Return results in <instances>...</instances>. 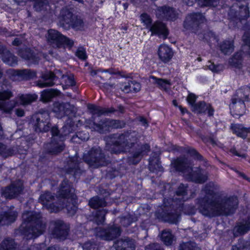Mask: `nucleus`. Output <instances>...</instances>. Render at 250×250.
<instances>
[{
    "label": "nucleus",
    "mask_w": 250,
    "mask_h": 250,
    "mask_svg": "<svg viewBox=\"0 0 250 250\" xmlns=\"http://www.w3.org/2000/svg\"><path fill=\"white\" fill-rule=\"evenodd\" d=\"M90 207L93 208H98L106 206V202L103 198H100L98 196L92 198L89 201Z\"/></svg>",
    "instance_id": "72a5a7b5"
},
{
    "label": "nucleus",
    "mask_w": 250,
    "mask_h": 250,
    "mask_svg": "<svg viewBox=\"0 0 250 250\" xmlns=\"http://www.w3.org/2000/svg\"><path fill=\"white\" fill-rule=\"evenodd\" d=\"M191 163L187 157H177L171 163V166L176 170L183 172L184 176L188 180L199 184H202L207 181L208 174L205 171L196 168L193 170Z\"/></svg>",
    "instance_id": "7ed1b4c3"
},
{
    "label": "nucleus",
    "mask_w": 250,
    "mask_h": 250,
    "mask_svg": "<svg viewBox=\"0 0 250 250\" xmlns=\"http://www.w3.org/2000/svg\"><path fill=\"white\" fill-rule=\"evenodd\" d=\"M149 149L150 146L148 145H144L142 146L141 150L139 152V155H147V152L149 151Z\"/></svg>",
    "instance_id": "bf43d9fd"
},
{
    "label": "nucleus",
    "mask_w": 250,
    "mask_h": 250,
    "mask_svg": "<svg viewBox=\"0 0 250 250\" xmlns=\"http://www.w3.org/2000/svg\"><path fill=\"white\" fill-rule=\"evenodd\" d=\"M130 87L132 89L131 92H137L141 89V85L139 83L131 81L130 82Z\"/></svg>",
    "instance_id": "3c124183"
},
{
    "label": "nucleus",
    "mask_w": 250,
    "mask_h": 250,
    "mask_svg": "<svg viewBox=\"0 0 250 250\" xmlns=\"http://www.w3.org/2000/svg\"><path fill=\"white\" fill-rule=\"evenodd\" d=\"M108 125L112 128H122L125 126V123L118 120L111 121L109 122H107L101 125H96L94 129L97 131L102 132L104 131V127Z\"/></svg>",
    "instance_id": "c85d7f7f"
},
{
    "label": "nucleus",
    "mask_w": 250,
    "mask_h": 250,
    "mask_svg": "<svg viewBox=\"0 0 250 250\" xmlns=\"http://www.w3.org/2000/svg\"><path fill=\"white\" fill-rule=\"evenodd\" d=\"M136 221L134 215L128 214L120 218V223L124 227L129 226L132 222Z\"/></svg>",
    "instance_id": "4c0bfd02"
},
{
    "label": "nucleus",
    "mask_w": 250,
    "mask_h": 250,
    "mask_svg": "<svg viewBox=\"0 0 250 250\" xmlns=\"http://www.w3.org/2000/svg\"><path fill=\"white\" fill-rule=\"evenodd\" d=\"M161 238L162 241L167 246L172 245L174 240V236L172 234L171 231L169 229H165L162 231Z\"/></svg>",
    "instance_id": "c756f323"
},
{
    "label": "nucleus",
    "mask_w": 250,
    "mask_h": 250,
    "mask_svg": "<svg viewBox=\"0 0 250 250\" xmlns=\"http://www.w3.org/2000/svg\"><path fill=\"white\" fill-rule=\"evenodd\" d=\"M196 99V97L193 94H189L187 97V101L191 106L192 110L201 111L199 107L202 105H204V104H196L195 103Z\"/></svg>",
    "instance_id": "a19ab883"
},
{
    "label": "nucleus",
    "mask_w": 250,
    "mask_h": 250,
    "mask_svg": "<svg viewBox=\"0 0 250 250\" xmlns=\"http://www.w3.org/2000/svg\"><path fill=\"white\" fill-rule=\"evenodd\" d=\"M19 55L23 59L28 60L31 63H35L37 62V58L39 56H42L45 58V57L40 53L38 54V57L34 55L33 53L31 52V50L29 49H25L21 50L19 51Z\"/></svg>",
    "instance_id": "bb28decb"
},
{
    "label": "nucleus",
    "mask_w": 250,
    "mask_h": 250,
    "mask_svg": "<svg viewBox=\"0 0 250 250\" xmlns=\"http://www.w3.org/2000/svg\"><path fill=\"white\" fill-rule=\"evenodd\" d=\"M55 78L52 72H47L42 75L41 79L37 82V85L41 88L52 86L54 84Z\"/></svg>",
    "instance_id": "b1692460"
},
{
    "label": "nucleus",
    "mask_w": 250,
    "mask_h": 250,
    "mask_svg": "<svg viewBox=\"0 0 250 250\" xmlns=\"http://www.w3.org/2000/svg\"><path fill=\"white\" fill-rule=\"evenodd\" d=\"M60 20L62 24L71 25L76 30L81 29L83 22L81 18L73 17L72 13L67 9H63L61 12Z\"/></svg>",
    "instance_id": "f8f14e48"
},
{
    "label": "nucleus",
    "mask_w": 250,
    "mask_h": 250,
    "mask_svg": "<svg viewBox=\"0 0 250 250\" xmlns=\"http://www.w3.org/2000/svg\"><path fill=\"white\" fill-rule=\"evenodd\" d=\"M23 222L20 230L27 239L38 237L44 231L45 225L42 220L40 213L31 211H25L22 215Z\"/></svg>",
    "instance_id": "f03ea898"
},
{
    "label": "nucleus",
    "mask_w": 250,
    "mask_h": 250,
    "mask_svg": "<svg viewBox=\"0 0 250 250\" xmlns=\"http://www.w3.org/2000/svg\"><path fill=\"white\" fill-rule=\"evenodd\" d=\"M83 250H97L98 247L95 243L86 242L83 246Z\"/></svg>",
    "instance_id": "5fc2aeb1"
},
{
    "label": "nucleus",
    "mask_w": 250,
    "mask_h": 250,
    "mask_svg": "<svg viewBox=\"0 0 250 250\" xmlns=\"http://www.w3.org/2000/svg\"><path fill=\"white\" fill-rule=\"evenodd\" d=\"M145 250H164L162 246L158 243H151L145 247Z\"/></svg>",
    "instance_id": "09e8293b"
},
{
    "label": "nucleus",
    "mask_w": 250,
    "mask_h": 250,
    "mask_svg": "<svg viewBox=\"0 0 250 250\" xmlns=\"http://www.w3.org/2000/svg\"><path fill=\"white\" fill-rule=\"evenodd\" d=\"M250 231V216L242 219L238 222L234 228V235H243Z\"/></svg>",
    "instance_id": "6ab92c4d"
},
{
    "label": "nucleus",
    "mask_w": 250,
    "mask_h": 250,
    "mask_svg": "<svg viewBox=\"0 0 250 250\" xmlns=\"http://www.w3.org/2000/svg\"><path fill=\"white\" fill-rule=\"evenodd\" d=\"M88 108L93 115H97L98 116L113 112L112 108L106 109L97 106L94 104H89Z\"/></svg>",
    "instance_id": "7c9ffc66"
},
{
    "label": "nucleus",
    "mask_w": 250,
    "mask_h": 250,
    "mask_svg": "<svg viewBox=\"0 0 250 250\" xmlns=\"http://www.w3.org/2000/svg\"><path fill=\"white\" fill-rule=\"evenodd\" d=\"M23 188L21 180L15 181L2 189L1 195L6 199H12L22 194Z\"/></svg>",
    "instance_id": "9b49d317"
},
{
    "label": "nucleus",
    "mask_w": 250,
    "mask_h": 250,
    "mask_svg": "<svg viewBox=\"0 0 250 250\" xmlns=\"http://www.w3.org/2000/svg\"><path fill=\"white\" fill-rule=\"evenodd\" d=\"M205 21L204 17L200 13H194L188 15L184 22V26L188 28L189 27H196L198 24L203 23Z\"/></svg>",
    "instance_id": "412c9836"
},
{
    "label": "nucleus",
    "mask_w": 250,
    "mask_h": 250,
    "mask_svg": "<svg viewBox=\"0 0 250 250\" xmlns=\"http://www.w3.org/2000/svg\"><path fill=\"white\" fill-rule=\"evenodd\" d=\"M128 161L130 165H135L140 161V159L139 157H128Z\"/></svg>",
    "instance_id": "0e129e2a"
},
{
    "label": "nucleus",
    "mask_w": 250,
    "mask_h": 250,
    "mask_svg": "<svg viewBox=\"0 0 250 250\" xmlns=\"http://www.w3.org/2000/svg\"><path fill=\"white\" fill-rule=\"evenodd\" d=\"M51 234L54 238L60 240H65L68 235L69 227L62 220H57L51 222Z\"/></svg>",
    "instance_id": "9d476101"
},
{
    "label": "nucleus",
    "mask_w": 250,
    "mask_h": 250,
    "mask_svg": "<svg viewBox=\"0 0 250 250\" xmlns=\"http://www.w3.org/2000/svg\"><path fill=\"white\" fill-rule=\"evenodd\" d=\"M121 234L120 227L116 224L108 226L107 228L101 229L97 235L103 240L110 241L119 236Z\"/></svg>",
    "instance_id": "ddd939ff"
},
{
    "label": "nucleus",
    "mask_w": 250,
    "mask_h": 250,
    "mask_svg": "<svg viewBox=\"0 0 250 250\" xmlns=\"http://www.w3.org/2000/svg\"><path fill=\"white\" fill-rule=\"evenodd\" d=\"M134 133H126L119 136L113 144L115 154H118L121 152L127 151L136 139L134 137Z\"/></svg>",
    "instance_id": "1a4fd4ad"
},
{
    "label": "nucleus",
    "mask_w": 250,
    "mask_h": 250,
    "mask_svg": "<svg viewBox=\"0 0 250 250\" xmlns=\"http://www.w3.org/2000/svg\"><path fill=\"white\" fill-rule=\"evenodd\" d=\"M179 151L185 153L187 155L190 156H198V153L196 150L194 148L188 147L183 148L182 147L179 148Z\"/></svg>",
    "instance_id": "de8ad7c7"
},
{
    "label": "nucleus",
    "mask_w": 250,
    "mask_h": 250,
    "mask_svg": "<svg viewBox=\"0 0 250 250\" xmlns=\"http://www.w3.org/2000/svg\"><path fill=\"white\" fill-rule=\"evenodd\" d=\"M180 209L166 210L158 212L157 217L162 221L171 224H177L180 218Z\"/></svg>",
    "instance_id": "4468645a"
},
{
    "label": "nucleus",
    "mask_w": 250,
    "mask_h": 250,
    "mask_svg": "<svg viewBox=\"0 0 250 250\" xmlns=\"http://www.w3.org/2000/svg\"><path fill=\"white\" fill-rule=\"evenodd\" d=\"M71 105L68 104L55 103L54 104L53 112L56 113L57 118H61L64 115H68L70 112Z\"/></svg>",
    "instance_id": "4be33fe9"
},
{
    "label": "nucleus",
    "mask_w": 250,
    "mask_h": 250,
    "mask_svg": "<svg viewBox=\"0 0 250 250\" xmlns=\"http://www.w3.org/2000/svg\"><path fill=\"white\" fill-rule=\"evenodd\" d=\"M62 79L64 80L66 86H72L75 84V82L72 77L63 76Z\"/></svg>",
    "instance_id": "4d7b16f0"
},
{
    "label": "nucleus",
    "mask_w": 250,
    "mask_h": 250,
    "mask_svg": "<svg viewBox=\"0 0 250 250\" xmlns=\"http://www.w3.org/2000/svg\"><path fill=\"white\" fill-rule=\"evenodd\" d=\"M13 75L17 76L19 79H28L35 76L34 73H31L29 70H23L20 71L11 70Z\"/></svg>",
    "instance_id": "e433bc0d"
},
{
    "label": "nucleus",
    "mask_w": 250,
    "mask_h": 250,
    "mask_svg": "<svg viewBox=\"0 0 250 250\" xmlns=\"http://www.w3.org/2000/svg\"><path fill=\"white\" fill-rule=\"evenodd\" d=\"M0 245L8 250H14L16 247L14 240L9 238L3 240Z\"/></svg>",
    "instance_id": "a18cd8bd"
},
{
    "label": "nucleus",
    "mask_w": 250,
    "mask_h": 250,
    "mask_svg": "<svg viewBox=\"0 0 250 250\" xmlns=\"http://www.w3.org/2000/svg\"><path fill=\"white\" fill-rule=\"evenodd\" d=\"M218 0H204L203 3L202 1H200L199 3V4H201L202 6H215L217 4Z\"/></svg>",
    "instance_id": "864d4df0"
},
{
    "label": "nucleus",
    "mask_w": 250,
    "mask_h": 250,
    "mask_svg": "<svg viewBox=\"0 0 250 250\" xmlns=\"http://www.w3.org/2000/svg\"><path fill=\"white\" fill-rule=\"evenodd\" d=\"M101 154V150L99 147L92 148L90 151V156H97Z\"/></svg>",
    "instance_id": "052dcab7"
},
{
    "label": "nucleus",
    "mask_w": 250,
    "mask_h": 250,
    "mask_svg": "<svg viewBox=\"0 0 250 250\" xmlns=\"http://www.w3.org/2000/svg\"><path fill=\"white\" fill-rule=\"evenodd\" d=\"M139 121L140 122H141L142 124L145 126H146L147 125V121L143 117H140L139 118Z\"/></svg>",
    "instance_id": "774afa93"
},
{
    "label": "nucleus",
    "mask_w": 250,
    "mask_h": 250,
    "mask_svg": "<svg viewBox=\"0 0 250 250\" xmlns=\"http://www.w3.org/2000/svg\"><path fill=\"white\" fill-rule=\"evenodd\" d=\"M16 114L19 117H22L24 114V111L22 109H18L16 111Z\"/></svg>",
    "instance_id": "338daca9"
},
{
    "label": "nucleus",
    "mask_w": 250,
    "mask_h": 250,
    "mask_svg": "<svg viewBox=\"0 0 250 250\" xmlns=\"http://www.w3.org/2000/svg\"><path fill=\"white\" fill-rule=\"evenodd\" d=\"M232 250H246L244 246L239 245V246H234L232 247Z\"/></svg>",
    "instance_id": "69168bd1"
},
{
    "label": "nucleus",
    "mask_w": 250,
    "mask_h": 250,
    "mask_svg": "<svg viewBox=\"0 0 250 250\" xmlns=\"http://www.w3.org/2000/svg\"><path fill=\"white\" fill-rule=\"evenodd\" d=\"M188 187L187 185L181 184L176 191V195L182 197L187 195L188 191Z\"/></svg>",
    "instance_id": "49530a36"
},
{
    "label": "nucleus",
    "mask_w": 250,
    "mask_h": 250,
    "mask_svg": "<svg viewBox=\"0 0 250 250\" xmlns=\"http://www.w3.org/2000/svg\"><path fill=\"white\" fill-rule=\"evenodd\" d=\"M231 128L234 133L242 138H245L248 134H250V127H245L242 125L232 124Z\"/></svg>",
    "instance_id": "a878e982"
},
{
    "label": "nucleus",
    "mask_w": 250,
    "mask_h": 250,
    "mask_svg": "<svg viewBox=\"0 0 250 250\" xmlns=\"http://www.w3.org/2000/svg\"><path fill=\"white\" fill-rule=\"evenodd\" d=\"M159 59L164 63H167L173 56V52L171 48L166 44H161L158 50Z\"/></svg>",
    "instance_id": "aec40b11"
},
{
    "label": "nucleus",
    "mask_w": 250,
    "mask_h": 250,
    "mask_svg": "<svg viewBox=\"0 0 250 250\" xmlns=\"http://www.w3.org/2000/svg\"><path fill=\"white\" fill-rule=\"evenodd\" d=\"M54 201L55 196L49 191L41 194L39 198V202L51 211H57L59 209L58 206L54 204Z\"/></svg>",
    "instance_id": "f3484780"
},
{
    "label": "nucleus",
    "mask_w": 250,
    "mask_h": 250,
    "mask_svg": "<svg viewBox=\"0 0 250 250\" xmlns=\"http://www.w3.org/2000/svg\"><path fill=\"white\" fill-rule=\"evenodd\" d=\"M46 38L48 42L53 47V49L49 51V53L55 57L59 56L60 52L65 50V47L71 48L74 44L73 41L53 29L48 31Z\"/></svg>",
    "instance_id": "423d86ee"
},
{
    "label": "nucleus",
    "mask_w": 250,
    "mask_h": 250,
    "mask_svg": "<svg viewBox=\"0 0 250 250\" xmlns=\"http://www.w3.org/2000/svg\"><path fill=\"white\" fill-rule=\"evenodd\" d=\"M242 55V53H236L229 61L230 64L237 68H240L241 65Z\"/></svg>",
    "instance_id": "c03bdc74"
},
{
    "label": "nucleus",
    "mask_w": 250,
    "mask_h": 250,
    "mask_svg": "<svg viewBox=\"0 0 250 250\" xmlns=\"http://www.w3.org/2000/svg\"><path fill=\"white\" fill-rule=\"evenodd\" d=\"M107 211L104 209L99 210L97 211L95 215V221L97 224H102L105 220V216Z\"/></svg>",
    "instance_id": "37998d69"
},
{
    "label": "nucleus",
    "mask_w": 250,
    "mask_h": 250,
    "mask_svg": "<svg viewBox=\"0 0 250 250\" xmlns=\"http://www.w3.org/2000/svg\"><path fill=\"white\" fill-rule=\"evenodd\" d=\"M18 216V212L10 210L7 212L0 211V225H5L15 221Z\"/></svg>",
    "instance_id": "5701e85b"
},
{
    "label": "nucleus",
    "mask_w": 250,
    "mask_h": 250,
    "mask_svg": "<svg viewBox=\"0 0 250 250\" xmlns=\"http://www.w3.org/2000/svg\"><path fill=\"white\" fill-rule=\"evenodd\" d=\"M156 15L158 18H162L170 20H173L176 17V14L174 10L172 8L167 7L159 8L157 10Z\"/></svg>",
    "instance_id": "393cba45"
},
{
    "label": "nucleus",
    "mask_w": 250,
    "mask_h": 250,
    "mask_svg": "<svg viewBox=\"0 0 250 250\" xmlns=\"http://www.w3.org/2000/svg\"><path fill=\"white\" fill-rule=\"evenodd\" d=\"M184 209L185 213L188 215L194 214L196 211V209L194 206H186Z\"/></svg>",
    "instance_id": "8fccbe9b"
},
{
    "label": "nucleus",
    "mask_w": 250,
    "mask_h": 250,
    "mask_svg": "<svg viewBox=\"0 0 250 250\" xmlns=\"http://www.w3.org/2000/svg\"><path fill=\"white\" fill-rule=\"evenodd\" d=\"M208 69L214 72H217L222 69V66L221 65H216L213 63L210 62H208V64L207 65Z\"/></svg>",
    "instance_id": "603ef678"
},
{
    "label": "nucleus",
    "mask_w": 250,
    "mask_h": 250,
    "mask_svg": "<svg viewBox=\"0 0 250 250\" xmlns=\"http://www.w3.org/2000/svg\"><path fill=\"white\" fill-rule=\"evenodd\" d=\"M49 116L48 112L38 114L35 125V130L38 132H46L49 130L50 125L49 121Z\"/></svg>",
    "instance_id": "a211bd4d"
},
{
    "label": "nucleus",
    "mask_w": 250,
    "mask_h": 250,
    "mask_svg": "<svg viewBox=\"0 0 250 250\" xmlns=\"http://www.w3.org/2000/svg\"><path fill=\"white\" fill-rule=\"evenodd\" d=\"M74 192V189L68 181L64 179L60 185L57 194L60 200L59 208H66L67 213L70 216L74 215L77 209L76 205V196Z\"/></svg>",
    "instance_id": "20e7f679"
},
{
    "label": "nucleus",
    "mask_w": 250,
    "mask_h": 250,
    "mask_svg": "<svg viewBox=\"0 0 250 250\" xmlns=\"http://www.w3.org/2000/svg\"><path fill=\"white\" fill-rule=\"evenodd\" d=\"M105 72V73H109V74H114L115 72L112 70V69H105V70H101V69H98L96 71H92L91 72V75H96L99 72Z\"/></svg>",
    "instance_id": "680f3d73"
},
{
    "label": "nucleus",
    "mask_w": 250,
    "mask_h": 250,
    "mask_svg": "<svg viewBox=\"0 0 250 250\" xmlns=\"http://www.w3.org/2000/svg\"><path fill=\"white\" fill-rule=\"evenodd\" d=\"M84 161L90 166L97 167L106 165L105 157H83Z\"/></svg>",
    "instance_id": "cd10ccee"
},
{
    "label": "nucleus",
    "mask_w": 250,
    "mask_h": 250,
    "mask_svg": "<svg viewBox=\"0 0 250 250\" xmlns=\"http://www.w3.org/2000/svg\"><path fill=\"white\" fill-rule=\"evenodd\" d=\"M250 95V87L245 86L238 89L236 95L231 100L230 108L237 112V114L241 115L245 107L244 102L247 101Z\"/></svg>",
    "instance_id": "0eeeda50"
},
{
    "label": "nucleus",
    "mask_w": 250,
    "mask_h": 250,
    "mask_svg": "<svg viewBox=\"0 0 250 250\" xmlns=\"http://www.w3.org/2000/svg\"><path fill=\"white\" fill-rule=\"evenodd\" d=\"M216 187L214 183L210 182L202 188L200 196L196 199L199 212L209 218L234 214L238 208L237 198L217 195L214 191Z\"/></svg>",
    "instance_id": "f257e3e1"
},
{
    "label": "nucleus",
    "mask_w": 250,
    "mask_h": 250,
    "mask_svg": "<svg viewBox=\"0 0 250 250\" xmlns=\"http://www.w3.org/2000/svg\"><path fill=\"white\" fill-rule=\"evenodd\" d=\"M140 18L141 22L146 28H149L151 35H157L159 37L164 39L167 38L168 32L164 24L156 21L151 26L152 20L150 16L146 13L141 14Z\"/></svg>",
    "instance_id": "6e6552de"
},
{
    "label": "nucleus",
    "mask_w": 250,
    "mask_h": 250,
    "mask_svg": "<svg viewBox=\"0 0 250 250\" xmlns=\"http://www.w3.org/2000/svg\"><path fill=\"white\" fill-rule=\"evenodd\" d=\"M179 250H201V249L195 243L190 241L180 244Z\"/></svg>",
    "instance_id": "58836bf2"
},
{
    "label": "nucleus",
    "mask_w": 250,
    "mask_h": 250,
    "mask_svg": "<svg viewBox=\"0 0 250 250\" xmlns=\"http://www.w3.org/2000/svg\"><path fill=\"white\" fill-rule=\"evenodd\" d=\"M222 51L226 54L231 53L233 50V45L232 41H227L221 45Z\"/></svg>",
    "instance_id": "79ce46f5"
},
{
    "label": "nucleus",
    "mask_w": 250,
    "mask_h": 250,
    "mask_svg": "<svg viewBox=\"0 0 250 250\" xmlns=\"http://www.w3.org/2000/svg\"><path fill=\"white\" fill-rule=\"evenodd\" d=\"M12 96V93L10 90L0 91V109L4 112L10 113L16 106L30 104L35 101L38 97L36 94H21L18 95L14 100L8 102H3Z\"/></svg>",
    "instance_id": "39448f33"
},
{
    "label": "nucleus",
    "mask_w": 250,
    "mask_h": 250,
    "mask_svg": "<svg viewBox=\"0 0 250 250\" xmlns=\"http://www.w3.org/2000/svg\"><path fill=\"white\" fill-rule=\"evenodd\" d=\"M51 133L53 137L52 145L54 148L50 150V152L53 154H57L58 153L62 151L64 147L63 143L64 140V137L59 135V131L56 127L52 128Z\"/></svg>",
    "instance_id": "dca6fc26"
},
{
    "label": "nucleus",
    "mask_w": 250,
    "mask_h": 250,
    "mask_svg": "<svg viewBox=\"0 0 250 250\" xmlns=\"http://www.w3.org/2000/svg\"><path fill=\"white\" fill-rule=\"evenodd\" d=\"M76 55L80 59L85 60L86 58L85 50L83 48H79L76 52Z\"/></svg>",
    "instance_id": "6e6d98bb"
},
{
    "label": "nucleus",
    "mask_w": 250,
    "mask_h": 250,
    "mask_svg": "<svg viewBox=\"0 0 250 250\" xmlns=\"http://www.w3.org/2000/svg\"><path fill=\"white\" fill-rule=\"evenodd\" d=\"M149 168L152 172L163 171L158 157H150L149 159Z\"/></svg>",
    "instance_id": "c9c22d12"
},
{
    "label": "nucleus",
    "mask_w": 250,
    "mask_h": 250,
    "mask_svg": "<svg viewBox=\"0 0 250 250\" xmlns=\"http://www.w3.org/2000/svg\"><path fill=\"white\" fill-rule=\"evenodd\" d=\"M203 104L204 105H202L199 107L200 109H201V111H198L196 110L193 111L197 113H206L207 112L209 116L212 115L213 114L214 110L212 109L210 104H206L204 102L198 103L196 104Z\"/></svg>",
    "instance_id": "ea45409f"
},
{
    "label": "nucleus",
    "mask_w": 250,
    "mask_h": 250,
    "mask_svg": "<svg viewBox=\"0 0 250 250\" xmlns=\"http://www.w3.org/2000/svg\"><path fill=\"white\" fill-rule=\"evenodd\" d=\"M59 93L58 90L55 89L44 90L41 93V99L44 102H48L53 97L59 95Z\"/></svg>",
    "instance_id": "2f4dec72"
},
{
    "label": "nucleus",
    "mask_w": 250,
    "mask_h": 250,
    "mask_svg": "<svg viewBox=\"0 0 250 250\" xmlns=\"http://www.w3.org/2000/svg\"><path fill=\"white\" fill-rule=\"evenodd\" d=\"M77 157H72L71 162L69 164L68 169L70 171H72L73 169H77L79 168V164L76 162H74L75 159Z\"/></svg>",
    "instance_id": "13d9d810"
},
{
    "label": "nucleus",
    "mask_w": 250,
    "mask_h": 250,
    "mask_svg": "<svg viewBox=\"0 0 250 250\" xmlns=\"http://www.w3.org/2000/svg\"><path fill=\"white\" fill-rule=\"evenodd\" d=\"M149 80L152 83L157 84L160 88L164 90L168 89L170 86V83L169 81L157 79L154 76L150 77Z\"/></svg>",
    "instance_id": "f704fd0d"
},
{
    "label": "nucleus",
    "mask_w": 250,
    "mask_h": 250,
    "mask_svg": "<svg viewBox=\"0 0 250 250\" xmlns=\"http://www.w3.org/2000/svg\"><path fill=\"white\" fill-rule=\"evenodd\" d=\"M121 89L125 93H129L131 92L132 89L130 87V82L127 83H125L124 85H123L121 87Z\"/></svg>",
    "instance_id": "e2e57ef3"
},
{
    "label": "nucleus",
    "mask_w": 250,
    "mask_h": 250,
    "mask_svg": "<svg viewBox=\"0 0 250 250\" xmlns=\"http://www.w3.org/2000/svg\"><path fill=\"white\" fill-rule=\"evenodd\" d=\"M4 62L10 66H14L17 63V58L10 53L9 51H6L0 56Z\"/></svg>",
    "instance_id": "473e14b6"
},
{
    "label": "nucleus",
    "mask_w": 250,
    "mask_h": 250,
    "mask_svg": "<svg viewBox=\"0 0 250 250\" xmlns=\"http://www.w3.org/2000/svg\"><path fill=\"white\" fill-rule=\"evenodd\" d=\"M136 241L134 239L125 237L114 242L112 250H135Z\"/></svg>",
    "instance_id": "2eb2a0df"
}]
</instances>
